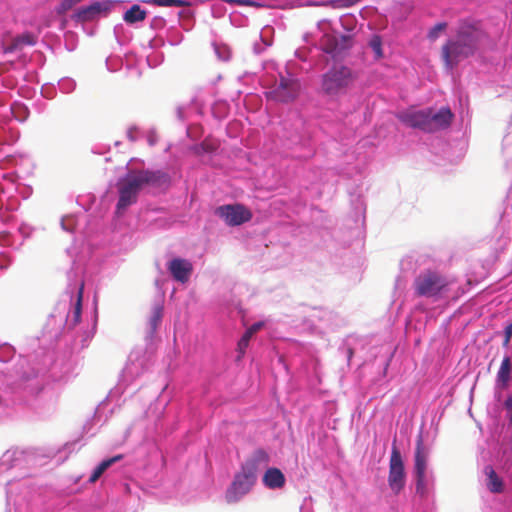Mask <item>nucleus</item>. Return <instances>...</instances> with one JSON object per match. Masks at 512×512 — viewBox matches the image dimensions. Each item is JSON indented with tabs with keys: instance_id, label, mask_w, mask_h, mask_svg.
Returning a JSON list of instances; mask_svg holds the SVG:
<instances>
[{
	"instance_id": "f257e3e1",
	"label": "nucleus",
	"mask_w": 512,
	"mask_h": 512,
	"mask_svg": "<svg viewBox=\"0 0 512 512\" xmlns=\"http://www.w3.org/2000/svg\"><path fill=\"white\" fill-rule=\"evenodd\" d=\"M169 177L161 171L132 170L125 176L118 179L116 188L118 191V202L116 214L122 215L128 207L134 205L139 193L148 186L161 187L168 184Z\"/></svg>"
},
{
	"instance_id": "f03ea898",
	"label": "nucleus",
	"mask_w": 512,
	"mask_h": 512,
	"mask_svg": "<svg viewBox=\"0 0 512 512\" xmlns=\"http://www.w3.org/2000/svg\"><path fill=\"white\" fill-rule=\"evenodd\" d=\"M482 36V31L475 24L461 22L455 34L441 47V59L445 68L453 70L461 61L474 55Z\"/></svg>"
},
{
	"instance_id": "7ed1b4c3",
	"label": "nucleus",
	"mask_w": 512,
	"mask_h": 512,
	"mask_svg": "<svg viewBox=\"0 0 512 512\" xmlns=\"http://www.w3.org/2000/svg\"><path fill=\"white\" fill-rule=\"evenodd\" d=\"M268 461L269 456L262 449L256 450L253 456L245 461L226 491L225 498L228 503H235L250 492L256 483L260 465H266Z\"/></svg>"
},
{
	"instance_id": "20e7f679",
	"label": "nucleus",
	"mask_w": 512,
	"mask_h": 512,
	"mask_svg": "<svg viewBox=\"0 0 512 512\" xmlns=\"http://www.w3.org/2000/svg\"><path fill=\"white\" fill-rule=\"evenodd\" d=\"M355 80L353 71L345 65H334L321 77V91L336 98L347 92Z\"/></svg>"
},
{
	"instance_id": "39448f33",
	"label": "nucleus",
	"mask_w": 512,
	"mask_h": 512,
	"mask_svg": "<svg viewBox=\"0 0 512 512\" xmlns=\"http://www.w3.org/2000/svg\"><path fill=\"white\" fill-rule=\"evenodd\" d=\"M447 286L446 278L431 270L421 273L414 281L416 294L424 297H438Z\"/></svg>"
},
{
	"instance_id": "423d86ee",
	"label": "nucleus",
	"mask_w": 512,
	"mask_h": 512,
	"mask_svg": "<svg viewBox=\"0 0 512 512\" xmlns=\"http://www.w3.org/2000/svg\"><path fill=\"white\" fill-rule=\"evenodd\" d=\"M300 82L292 76H281L266 93L268 99L275 102L288 103L294 101L300 92Z\"/></svg>"
},
{
	"instance_id": "0eeeda50",
	"label": "nucleus",
	"mask_w": 512,
	"mask_h": 512,
	"mask_svg": "<svg viewBox=\"0 0 512 512\" xmlns=\"http://www.w3.org/2000/svg\"><path fill=\"white\" fill-rule=\"evenodd\" d=\"M406 473L399 449L393 445L389 460L388 485L394 494H399L405 487Z\"/></svg>"
},
{
	"instance_id": "6e6552de",
	"label": "nucleus",
	"mask_w": 512,
	"mask_h": 512,
	"mask_svg": "<svg viewBox=\"0 0 512 512\" xmlns=\"http://www.w3.org/2000/svg\"><path fill=\"white\" fill-rule=\"evenodd\" d=\"M215 213L223 219L228 226H239L252 219L251 211L241 204L219 206Z\"/></svg>"
},
{
	"instance_id": "1a4fd4ad",
	"label": "nucleus",
	"mask_w": 512,
	"mask_h": 512,
	"mask_svg": "<svg viewBox=\"0 0 512 512\" xmlns=\"http://www.w3.org/2000/svg\"><path fill=\"white\" fill-rule=\"evenodd\" d=\"M428 461V451L425 449L423 445L422 438L419 437L416 443L415 448V464H414V472L416 476V490L417 492L423 494L426 489V468Z\"/></svg>"
},
{
	"instance_id": "9d476101",
	"label": "nucleus",
	"mask_w": 512,
	"mask_h": 512,
	"mask_svg": "<svg viewBox=\"0 0 512 512\" xmlns=\"http://www.w3.org/2000/svg\"><path fill=\"white\" fill-rule=\"evenodd\" d=\"M453 117V113L447 107H442L437 112L431 108H428L427 132L433 133L448 128L453 120Z\"/></svg>"
},
{
	"instance_id": "9b49d317",
	"label": "nucleus",
	"mask_w": 512,
	"mask_h": 512,
	"mask_svg": "<svg viewBox=\"0 0 512 512\" xmlns=\"http://www.w3.org/2000/svg\"><path fill=\"white\" fill-rule=\"evenodd\" d=\"M397 118L406 126L427 132L428 108L402 111L397 114Z\"/></svg>"
},
{
	"instance_id": "f8f14e48",
	"label": "nucleus",
	"mask_w": 512,
	"mask_h": 512,
	"mask_svg": "<svg viewBox=\"0 0 512 512\" xmlns=\"http://www.w3.org/2000/svg\"><path fill=\"white\" fill-rule=\"evenodd\" d=\"M168 270L176 281L186 283L193 272V265L186 259L174 258L168 263Z\"/></svg>"
},
{
	"instance_id": "ddd939ff",
	"label": "nucleus",
	"mask_w": 512,
	"mask_h": 512,
	"mask_svg": "<svg viewBox=\"0 0 512 512\" xmlns=\"http://www.w3.org/2000/svg\"><path fill=\"white\" fill-rule=\"evenodd\" d=\"M107 6L101 2H93L88 6L79 8L73 15V19L80 23L94 20Z\"/></svg>"
},
{
	"instance_id": "4468645a",
	"label": "nucleus",
	"mask_w": 512,
	"mask_h": 512,
	"mask_svg": "<svg viewBox=\"0 0 512 512\" xmlns=\"http://www.w3.org/2000/svg\"><path fill=\"white\" fill-rule=\"evenodd\" d=\"M512 361L509 356H505L499 367L496 376V386L501 390H506L509 387L511 379Z\"/></svg>"
},
{
	"instance_id": "2eb2a0df",
	"label": "nucleus",
	"mask_w": 512,
	"mask_h": 512,
	"mask_svg": "<svg viewBox=\"0 0 512 512\" xmlns=\"http://www.w3.org/2000/svg\"><path fill=\"white\" fill-rule=\"evenodd\" d=\"M36 44V37L31 33H24L12 39L8 45H3V52L13 53L17 50H21L24 46H33Z\"/></svg>"
},
{
	"instance_id": "dca6fc26",
	"label": "nucleus",
	"mask_w": 512,
	"mask_h": 512,
	"mask_svg": "<svg viewBox=\"0 0 512 512\" xmlns=\"http://www.w3.org/2000/svg\"><path fill=\"white\" fill-rule=\"evenodd\" d=\"M262 480L269 489H278L285 485V476L278 468L267 469Z\"/></svg>"
},
{
	"instance_id": "f3484780",
	"label": "nucleus",
	"mask_w": 512,
	"mask_h": 512,
	"mask_svg": "<svg viewBox=\"0 0 512 512\" xmlns=\"http://www.w3.org/2000/svg\"><path fill=\"white\" fill-rule=\"evenodd\" d=\"M483 472L486 476L485 484L488 490L492 493H502L504 490L503 480L498 476L493 467L486 466Z\"/></svg>"
},
{
	"instance_id": "a211bd4d",
	"label": "nucleus",
	"mask_w": 512,
	"mask_h": 512,
	"mask_svg": "<svg viewBox=\"0 0 512 512\" xmlns=\"http://www.w3.org/2000/svg\"><path fill=\"white\" fill-rule=\"evenodd\" d=\"M147 17V11L138 4H133L123 15V20L129 25L143 22Z\"/></svg>"
},
{
	"instance_id": "6ab92c4d",
	"label": "nucleus",
	"mask_w": 512,
	"mask_h": 512,
	"mask_svg": "<svg viewBox=\"0 0 512 512\" xmlns=\"http://www.w3.org/2000/svg\"><path fill=\"white\" fill-rule=\"evenodd\" d=\"M123 458V455L119 454V455H116L112 458H109V459H106L104 461H102L95 469L94 471L92 472L90 478H89V482L90 483H95L100 477L101 475L110 467L112 466L114 463L120 461L121 459Z\"/></svg>"
},
{
	"instance_id": "aec40b11",
	"label": "nucleus",
	"mask_w": 512,
	"mask_h": 512,
	"mask_svg": "<svg viewBox=\"0 0 512 512\" xmlns=\"http://www.w3.org/2000/svg\"><path fill=\"white\" fill-rule=\"evenodd\" d=\"M263 326L262 322L254 323L251 327H249L246 332L243 334L241 339L238 342V349L241 354H244L245 349L248 347L250 339L252 336L258 332Z\"/></svg>"
},
{
	"instance_id": "412c9836",
	"label": "nucleus",
	"mask_w": 512,
	"mask_h": 512,
	"mask_svg": "<svg viewBox=\"0 0 512 512\" xmlns=\"http://www.w3.org/2000/svg\"><path fill=\"white\" fill-rule=\"evenodd\" d=\"M321 48L325 53L337 57V37L325 34L321 39Z\"/></svg>"
},
{
	"instance_id": "4be33fe9",
	"label": "nucleus",
	"mask_w": 512,
	"mask_h": 512,
	"mask_svg": "<svg viewBox=\"0 0 512 512\" xmlns=\"http://www.w3.org/2000/svg\"><path fill=\"white\" fill-rule=\"evenodd\" d=\"M354 45L352 35H341L337 37V57L341 56Z\"/></svg>"
},
{
	"instance_id": "5701e85b",
	"label": "nucleus",
	"mask_w": 512,
	"mask_h": 512,
	"mask_svg": "<svg viewBox=\"0 0 512 512\" xmlns=\"http://www.w3.org/2000/svg\"><path fill=\"white\" fill-rule=\"evenodd\" d=\"M142 2L158 7H184L189 5L185 0H143Z\"/></svg>"
},
{
	"instance_id": "b1692460",
	"label": "nucleus",
	"mask_w": 512,
	"mask_h": 512,
	"mask_svg": "<svg viewBox=\"0 0 512 512\" xmlns=\"http://www.w3.org/2000/svg\"><path fill=\"white\" fill-rule=\"evenodd\" d=\"M83 288L84 284H81L78 295H77V301L74 306L73 310V324L76 325L81 320V311H82V296H83Z\"/></svg>"
},
{
	"instance_id": "393cba45",
	"label": "nucleus",
	"mask_w": 512,
	"mask_h": 512,
	"mask_svg": "<svg viewBox=\"0 0 512 512\" xmlns=\"http://www.w3.org/2000/svg\"><path fill=\"white\" fill-rule=\"evenodd\" d=\"M361 0H329L322 5L331 7L333 9L349 8L360 2Z\"/></svg>"
},
{
	"instance_id": "a878e982",
	"label": "nucleus",
	"mask_w": 512,
	"mask_h": 512,
	"mask_svg": "<svg viewBox=\"0 0 512 512\" xmlns=\"http://www.w3.org/2000/svg\"><path fill=\"white\" fill-rule=\"evenodd\" d=\"M369 46L373 50L376 59H381L383 57L382 39L379 35L372 36L369 41Z\"/></svg>"
},
{
	"instance_id": "bb28decb",
	"label": "nucleus",
	"mask_w": 512,
	"mask_h": 512,
	"mask_svg": "<svg viewBox=\"0 0 512 512\" xmlns=\"http://www.w3.org/2000/svg\"><path fill=\"white\" fill-rule=\"evenodd\" d=\"M163 316V308L159 305L155 306L153 309V314L150 318V326L153 330H155L159 323L161 322Z\"/></svg>"
},
{
	"instance_id": "cd10ccee",
	"label": "nucleus",
	"mask_w": 512,
	"mask_h": 512,
	"mask_svg": "<svg viewBox=\"0 0 512 512\" xmlns=\"http://www.w3.org/2000/svg\"><path fill=\"white\" fill-rule=\"evenodd\" d=\"M446 28H447L446 22L437 23L429 30L428 38L431 41H435Z\"/></svg>"
},
{
	"instance_id": "c85d7f7f",
	"label": "nucleus",
	"mask_w": 512,
	"mask_h": 512,
	"mask_svg": "<svg viewBox=\"0 0 512 512\" xmlns=\"http://www.w3.org/2000/svg\"><path fill=\"white\" fill-rule=\"evenodd\" d=\"M82 0H62L59 7L57 8L58 14H65L67 11L73 8L76 4Z\"/></svg>"
},
{
	"instance_id": "c756f323",
	"label": "nucleus",
	"mask_w": 512,
	"mask_h": 512,
	"mask_svg": "<svg viewBox=\"0 0 512 512\" xmlns=\"http://www.w3.org/2000/svg\"><path fill=\"white\" fill-rule=\"evenodd\" d=\"M512 337V322L506 326L505 328V337L503 341V346L507 347L510 343Z\"/></svg>"
},
{
	"instance_id": "7c9ffc66",
	"label": "nucleus",
	"mask_w": 512,
	"mask_h": 512,
	"mask_svg": "<svg viewBox=\"0 0 512 512\" xmlns=\"http://www.w3.org/2000/svg\"><path fill=\"white\" fill-rule=\"evenodd\" d=\"M228 3H234L238 5H246V6H257V3L251 0H226Z\"/></svg>"
},
{
	"instance_id": "2f4dec72",
	"label": "nucleus",
	"mask_w": 512,
	"mask_h": 512,
	"mask_svg": "<svg viewBox=\"0 0 512 512\" xmlns=\"http://www.w3.org/2000/svg\"><path fill=\"white\" fill-rule=\"evenodd\" d=\"M505 408L509 412V420L512 424V396H509L505 401Z\"/></svg>"
},
{
	"instance_id": "473e14b6",
	"label": "nucleus",
	"mask_w": 512,
	"mask_h": 512,
	"mask_svg": "<svg viewBox=\"0 0 512 512\" xmlns=\"http://www.w3.org/2000/svg\"><path fill=\"white\" fill-rule=\"evenodd\" d=\"M348 356H349V358H351L353 356V349L352 348L348 349Z\"/></svg>"
}]
</instances>
